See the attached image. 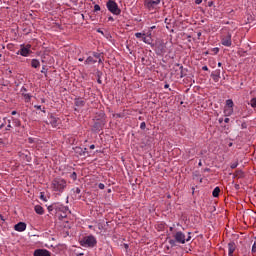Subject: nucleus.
<instances>
[{"label": "nucleus", "mask_w": 256, "mask_h": 256, "mask_svg": "<svg viewBox=\"0 0 256 256\" xmlns=\"http://www.w3.org/2000/svg\"><path fill=\"white\" fill-rule=\"evenodd\" d=\"M173 238L174 239L167 237V241L169 245H171L172 247H175L176 243L185 245V243L191 241V232L188 233V236L186 238L185 233H183L182 231H177L176 233L173 234Z\"/></svg>", "instance_id": "obj_1"}, {"label": "nucleus", "mask_w": 256, "mask_h": 256, "mask_svg": "<svg viewBox=\"0 0 256 256\" xmlns=\"http://www.w3.org/2000/svg\"><path fill=\"white\" fill-rule=\"evenodd\" d=\"M50 189L54 191V193H57V195H61L67 189V180L63 178H54L51 181Z\"/></svg>", "instance_id": "obj_2"}, {"label": "nucleus", "mask_w": 256, "mask_h": 256, "mask_svg": "<svg viewBox=\"0 0 256 256\" xmlns=\"http://www.w3.org/2000/svg\"><path fill=\"white\" fill-rule=\"evenodd\" d=\"M80 245L82 247L93 248V247H95V245H97V238H95V236H93V235L83 237L80 240Z\"/></svg>", "instance_id": "obj_3"}, {"label": "nucleus", "mask_w": 256, "mask_h": 256, "mask_svg": "<svg viewBox=\"0 0 256 256\" xmlns=\"http://www.w3.org/2000/svg\"><path fill=\"white\" fill-rule=\"evenodd\" d=\"M106 8L112 15H121V8H119V5L114 0H108Z\"/></svg>", "instance_id": "obj_4"}, {"label": "nucleus", "mask_w": 256, "mask_h": 256, "mask_svg": "<svg viewBox=\"0 0 256 256\" xmlns=\"http://www.w3.org/2000/svg\"><path fill=\"white\" fill-rule=\"evenodd\" d=\"M31 53H33V51H31V44H21L19 51L16 52V55H21V57H29Z\"/></svg>", "instance_id": "obj_5"}, {"label": "nucleus", "mask_w": 256, "mask_h": 256, "mask_svg": "<svg viewBox=\"0 0 256 256\" xmlns=\"http://www.w3.org/2000/svg\"><path fill=\"white\" fill-rule=\"evenodd\" d=\"M161 4V0H146L144 5L148 11H155L157 10V6Z\"/></svg>", "instance_id": "obj_6"}, {"label": "nucleus", "mask_w": 256, "mask_h": 256, "mask_svg": "<svg viewBox=\"0 0 256 256\" xmlns=\"http://www.w3.org/2000/svg\"><path fill=\"white\" fill-rule=\"evenodd\" d=\"M231 37V33L229 32L226 35L221 36V43L224 47H231V45H233Z\"/></svg>", "instance_id": "obj_7"}, {"label": "nucleus", "mask_w": 256, "mask_h": 256, "mask_svg": "<svg viewBox=\"0 0 256 256\" xmlns=\"http://www.w3.org/2000/svg\"><path fill=\"white\" fill-rule=\"evenodd\" d=\"M33 256H51V252L47 249H36Z\"/></svg>", "instance_id": "obj_8"}, {"label": "nucleus", "mask_w": 256, "mask_h": 256, "mask_svg": "<svg viewBox=\"0 0 256 256\" xmlns=\"http://www.w3.org/2000/svg\"><path fill=\"white\" fill-rule=\"evenodd\" d=\"M14 229L18 231V233H23L27 229V224L25 222H19L14 225Z\"/></svg>", "instance_id": "obj_9"}, {"label": "nucleus", "mask_w": 256, "mask_h": 256, "mask_svg": "<svg viewBox=\"0 0 256 256\" xmlns=\"http://www.w3.org/2000/svg\"><path fill=\"white\" fill-rule=\"evenodd\" d=\"M103 125H105V123L103 121H101V120L96 121L94 123V125L92 126V131L99 133V131H101V129H103Z\"/></svg>", "instance_id": "obj_10"}, {"label": "nucleus", "mask_w": 256, "mask_h": 256, "mask_svg": "<svg viewBox=\"0 0 256 256\" xmlns=\"http://www.w3.org/2000/svg\"><path fill=\"white\" fill-rule=\"evenodd\" d=\"M49 121L52 127H59V124L61 123V120L53 115L49 117Z\"/></svg>", "instance_id": "obj_11"}, {"label": "nucleus", "mask_w": 256, "mask_h": 256, "mask_svg": "<svg viewBox=\"0 0 256 256\" xmlns=\"http://www.w3.org/2000/svg\"><path fill=\"white\" fill-rule=\"evenodd\" d=\"M236 249H237V245L235 244V242H229L228 243V256H233Z\"/></svg>", "instance_id": "obj_12"}, {"label": "nucleus", "mask_w": 256, "mask_h": 256, "mask_svg": "<svg viewBox=\"0 0 256 256\" xmlns=\"http://www.w3.org/2000/svg\"><path fill=\"white\" fill-rule=\"evenodd\" d=\"M20 159H23L24 161H27L28 163L31 162V156L29 155V152L27 150L23 152H19Z\"/></svg>", "instance_id": "obj_13"}, {"label": "nucleus", "mask_w": 256, "mask_h": 256, "mask_svg": "<svg viewBox=\"0 0 256 256\" xmlns=\"http://www.w3.org/2000/svg\"><path fill=\"white\" fill-rule=\"evenodd\" d=\"M34 211H35V213H37V215H43L45 213V209L42 208L41 205H36L34 207Z\"/></svg>", "instance_id": "obj_14"}, {"label": "nucleus", "mask_w": 256, "mask_h": 256, "mask_svg": "<svg viewBox=\"0 0 256 256\" xmlns=\"http://www.w3.org/2000/svg\"><path fill=\"white\" fill-rule=\"evenodd\" d=\"M7 122H8V125L6 127V131H10L11 130V120H7L5 118H4V122H2L0 124V129H3L5 127V123H7Z\"/></svg>", "instance_id": "obj_15"}, {"label": "nucleus", "mask_w": 256, "mask_h": 256, "mask_svg": "<svg viewBox=\"0 0 256 256\" xmlns=\"http://www.w3.org/2000/svg\"><path fill=\"white\" fill-rule=\"evenodd\" d=\"M75 105L76 107H85V100L83 98H76Z\"/></svg>", "instance_id": "obj_16"}, {"label": "nucleus", "mask_w": 256, "mask_h": 256, "mask_svg": "<svg viewBox=\"0 0 256 256\" xmlns=\"http://www.w3.org/2000/svg\"><path fill=\"white\" fill-rule=\"evenodd\" d=\"M84 63L85 65H94V63H97V60L93 56H89Z\"/></svg>", "instance_id": "obj_17"}, {"label": "nucleus", "mask_w": 256, "mask_h": 256, "mask_svg": "<svg viewBox=\"0 0 256 256\" xmlns=\"http://www.w3.org/2000/svg\"><path fill=\"white\" fill-rule=\"evenodd\" d=\"M224 115L225 117H231L233 115V108L224 107Z\"/></svg>", "instance_id": "obj_18"}, {"label": "nucleus", "mask_w": 256, "mask_h": 256, "mask_svg": "<svg viewBox=\"0 0 256 256\" xmlns=\"http://www.w3.org/2000/svg\"><path fill=\"white\" fill-rule=\"evenodd\" d=\"M31 67H33V69H38V67H41V62L37 59H32Z\"/></svg>", "instance_id": "obj_19"}, {"label": "nucleus", "mask_w": 256, "mask_h": 256, "mask_svg": "<svg viewBox=\"0 0 256 256\" xmlns=\"http://www.w3.org/2000/svg\"><path fill=\"white\" fill-rule=\"evenodd\" d=\"M22 96L24 97L25 103H31V98L33 97V96H31V94H29V93H22Z\"/></svg>", "instance_id": "obj_20"}, {"label": "nucleus", "mask_w": 256, "mask_h": 256, "mask_svg": "<svg viewBox=\"0 0 256 256\" xmlns=\"http://www.w3.org/2000/svg\"><path fill=\"white\" fill-rule=\"evenodd\" d=\"M219 193H221V188L216 187V188H214L212 195H213V197H219Z\"/></svg>", "instance_id": "obj_21"}, {"label": "nucleus", "mask_w": 256, "mask_h": 256, "mask_svg": "<svg viewBox=\"0 0 256 256\" xmlns=\"http://www.w3.org/2000/svg\"><path fill=\"white\" fill-rule=\"evenodd\" d=\"M234 103H233V100L232 99H228L226 100V107L230 108V109H233L234 107Z\"/></svg>", "instance_id": "obj_22"}, {"label": "nucleus", "mask_w": 256, "mask_h": 256, "mask_svg": "<svg viewBox=\"0 0 256 256\" xmlns=\"http://www.w3.org/2000/svg\"><path fill=\"white\" fill-rule=\"evenodd\" d=\"M143 43H146V45H151L152 40L150 38H147L145 35L142 37Z\"/></svg>", "instance_id": "obj_23"}, {"label": "nucleus", "mask_w": 256, "mask_h": 256, "mask_svg": "<svg viewBox=\"0 0 256 256\" xmlns=\"http://www.w3.org/2000/svg\"><path fill=\"white\" fill-rule=\"evenodd\" d=\"M175 67H177L180 71V78L183 79V65L181 64H175Z\"/></svg>", "instance_id": "obj_24"}, {"label": "nucleus", "mask_w": 256, "mask_h": 256, "mask_svg": "<svg viewBox=\"0 0 256 256\" xmlns=\"http://www.w3.org/2000/svg\"><path fill=\"white\" fill-rule=\"evenodd\" d=\"M249 105H250L253 109H256V98H252V99L250 100Z\"/></svg>", "instance_id": "obj_25"}, {"label": "nucleus", "mask_w": 256, "mask_h": 256, "mask_svg": "<svg viewBox=\"0 0 256 256\" xmlns=\"http://www.w3.org/2000/svg\"><path fill=\"white\" fill-rule=\"evenodd\" d=\"M219 53V48L215 47L210 50V55H217Z\"/></svg>", "instance_id": "obj_26"}, {"label": "nucleus", "mask_w": 256, "mask_h": 256, "mask_svg": "<svg viewBox=\"0 0 256 256\" xmlns=\"http://www.w3.org/2000/svg\"><path fill=\"white\" fill-rule=\"evenodd\" d=\"M135 37L137 39H143V37H145V33H141V32L135 33Z\"/></svg>", "instance_id": "obj_27"}, {"label": "nucleus", "mask_w": 256, "mask_h": 256, "mask_svg": "<svg viewBox=\"0 0 256 256\" xmlns=\"http://www.w3.org/2000/svg\"><path fill=\"white\" fill-rule=\"evenodd\" d=\"M70 179H72L73 181H77V173H76V172H73V173L70 175Z\"/></svg>", "instance_id": "obj_28"}, {"label": "nucleus", "mask_w": 256, "mask_h": 256, "mask_svg": "<svg viewBox=\"0 0 256 256\" xmlns=\"http://www.w3.org/2000/svg\"><path fill=\"white\" fill-rule=\"evenodd\" d=\"M95 227H96V229H97L98 231H101V229H103V224H101V223H96Z\"/></svg>", "instance_id": "obj_29"}, {"label": "nucleus", "mask_w": 256, "mask_h": 256, "mask_svg": "<svg viewBox=\"0 0 256 256\" xmlns=\"http://www.w3.org/2000/svg\"><path fill=\"white\" fill-rule=\"evenodd\" d=\"M157 229H158V231H163V229H165V224H163V223L158 224Z\"/></svg>", "instance_id": "obj_30"}, {"label": "nucleus", "mask_w": 256, "mask_h": 256, "mask_svg": "<svg viewBox=\"0 0 256 256\" xmlns=\"http://www.w3.org/2000/svg\"><path fill=\"white\" fill-rule=\"evenodd\" d=\"M92 55L95 57V59H99L101 57V53L98 52H93Z\"/></svg>", "instance_id": "obj_31"}, {"label": "nucleus", "mask_w": 256, "mask_h": 256, "mask_svg": "<svg viewBox=\"0 0 256 256\" xmlns=\"http://www.w3.org/2000/svg\"><path fill=\"white\" fill-rule=\"evenodd\" d=\"M97 11H101V6H99L98 4L94 5V12L97 13Z\"/></svg>", "instance_id": "obj_32"}, {"label": "nucleus", "mask_w": 256, "mask_h": 256, "mask_svg": "<svg viewBox=\"0 0 256 256\" xmlns=\"http://www.w3.org/2000/svg\"><path fill=\"white\" fill-rule=\"evenodd\" d=\"M239 163L238 162H234L230 165L231 169H237Z\"/></svg>", "instance_id": "obj_33"}, {"label": "nucleus", "mask_w": 256, "mask_h": 256, "mask_svg": "<svg viewBox=\"0 0 256 256\" xmlns=\"http://www.w3.org/2000/svg\"><path fill=\"white\" fill-rule=\"evenodd\" d=\"M74 193H76V195H80L81 194V188H79V187L75 188Z\"/></svg>", "instance_id": "obj_34"}, {"label": "nucleus", "mask_w": 256, "mask_h": 256, "mask_svg": "<svg viewBox=\"0 0 256 256\" xmlns=\"http://www.w3.org/2000/svg\"><path fill=\"white\" fill-rule=\"evenodd\" d=\"M252 253H254V255H256V241L254 242V244L252 246Z\"/></svg>", "instance_id": "obj_35"}, {"label": "nucleus", "mask_w": 256, "mask_h": 256, "mask_svg": "<svg viewBox=\"0 0 256 256\" xmlns=\"http://www.w3.org/2000/svg\"><path fill=\"white\" fill-rule=\"evenodd\" d=\"M88 228L93 229L96 233H99V230L96 229L95 225H89Z\"/></svg>", "instance_id": "obj_36"}, {"label": "nucleus", "mask_w": 256, "mask_h": 256, "mask_svg": "<svg viewBox=\"0 0 256 256\" xmlns=\"http://www.w3.org/2000/svg\"><path fill=\"white\" fill-rule=\"evenodd\" d=\"M147 127V124L145 122H142L140 124V129H145Z\"/></svg>", "instance_id": "obj_37"}, {"label": "nucleus", "mask_w": 256, "mask_h": 256, "mask_svg": "<svg viewBox=\"0 0 256 256\" xmlns=\"http://www.w3.org/2000/svg\"><path fill=\"white\" fill-rule=\"evenodd\" d=\"M98 187H99V189H105V184L99 183V184H98Z\"/></svg>", "instance_id": "obj_38"}, {"label": "nucleus", "mask_w": 256, "mask_h": 256, "mask_svg": "<svg viewBox=\"0 0 256 256\" xmlns=\"http://www.w3.org/2000/svg\"><path fill=\"white\" fill-rule=\"evenodd\" d=\"M14 123H15V125H16L17 127H19V125H21V122H19V120H17V119H14Z\"/></svg>", "instance_id": "obj_39"}, {"label": "nucleus", "mask_w": 256, "mask_h": 256, "mask_svg": "<svg viewBox=\"0 0 256 256\" xmlns=\"http://www.w3.org/2000/svg\"><path fill=\"white\" fill-rule=\"evenodd\" d=\"M196 5H201L203 3V0H195Z\"/></svg>", "instance_id": "obj_40"}, {"label": "nucleus", "mask_w": 256, "mask_h": 256, "mask_svg": "<svg viewBox=\"0 0 256 256\" xmlns=\"http://www.w3.org/2000/svg\"><path fill=\"white\" fill-rule=\"evenodd\" d=\"M108 21L113 22V21H115V18H113V16H109V17H108Z\"/></svg>", "instance_id": "obj_41"}, {"label": "nucleus", "mask_w": 256, "mask_h": 256, "mask_svg": "<svg viewBox=\"0 0 256 256\" xmlns=\"http://www.w3.org/2000/svg\"><path fill=\"white\" fill-rule=\"evenodd\" d=\"M202 71H209V67L203 66V67H202Z\"/></svg>", "instance_id": "obj_42"}, {"label": "nucleus", "mask_w": 256, "mask_h": 256, "mask_svg": "<svg viewBox=\"0 0 256 256\" xmlns=\"http://www.w3.org/2000/svg\"><path fill=\"white\" fill-rule=\"evenodd\" d=\"M151 35H152L151 31H148V32H147V37H148L149 39H151Z\"/></svg>", "instance_id": "obj_43"}, {"label": "nucleus", "mask_w": 256, "mask_h": 256, "mask_svg": "<svg viewBox=\"0 0 256 256\" xmlns=\"http://www.w3.org/2000/svg\"><path fill=\"white\" fill-rule=\"evenodd\" d=\"M35 109L41 110V105H35Z\"/></svg>", "instance_id": "obj_44"}, {"label": "nucleus", "mask_w": 256, "mask_h": 256, "mask_svg": "<svg viewBox=\"0 0 256 256\" xmlns=\"http://www.w3.org/2000/svg\"><path fill=\"white\" fill-rule=\"evenodd\" d=\"M114 117L121 118V117H122V115H121V114H114Z\"/></svg>", "instance_id": "obj_45"}, {"label": "nucleus", "mask_w": 256, "mask_h": 256, "mask_svg": "<svg viewBox=\"0 0 256 256\" xmlns=\"http://www.w3.org/2000/svg\"><path fill=\"white\" fill-rule=\"evenodd\" d=\"M230 119L229 118H225L224 119V123H229Z\"/></svg>", "instance_id": "obj_46"}, {"label": "nucleus", "mask_w": 256, "mask_h": 256, "mask_svg": "<svg viewBox=\"0 0 256 256\" xmlns=\"http://www.w3.org/2000/svg\"><path fill=\"white\" fill-rule=\"evenodd\" d=\"M198 165H199V167H202L203 166V162H201V160H200Z\"/></svg>", "instance_id": "obj_47"}, {"label": "nucleus", "mask_w": 256, "mask_h": 256, "mask_svg": "<svg viewBox=\"0 0 256 256\" xmlns=\"http://www.w3.org/2000/svg\"><path fill=\"white\" fill-rule=\"evenodd\" d=\"M98 63H103V60L100 58H98Z\"/></svg>", "instance_id": "obj_48"}, {"label": "nucleus", "mask_w": 256, "mask_h": 256, "mask_svg": "<svg viewBox=\"0 0 256 256\" xmlns=\"http://www.w3.org/2000/svg\"><path fill=\"white\" fill-rule=\"evenodd\" d=\"M11 115H17V111H12Z\"/></svg>", "instance_id": "obj_49"}, {"label": "nucleus", "mask_w": 256, "mask_h": 256, "mask_svg": "<svg viewBox=\"0 0 256 256\" xmlns=\"http://www.w3.org/2000/svg\"><path fill=\"white\" fill-rule=\"evenodd\" d=\"M125 249H129V244H124Z\"/></svg>", "instance_id": "obj_50"}, {"label": "nucleus", "mask_w": 256, "mask_h": 256, "mask_svg": "<svg viewBox=\"0 0 256 256\" xmlns=\"http://www.w3.org/2000/svg\"><path fill=\"white\" fill-rule=\"evenodd\" d=\"M164 88H165V89H169V84H165V85H164Z\"/></svg>", "instance_id": "obj_51"}, {"label": "nucleus", "mask_w": 256, "mask_h": 256, "mask_svg": "<svg viewBox=\"0 0 256 256\" xmlns=\"http://www.w3.org/2000/svg\"><path fill=\"white\" fill-rule=\"evenodd\" d=\"M90 149H95V145L94 144L90 145Z\"/></svg>", "instance_id": "obj_52"}, {"label": "nucleus", "mask_w": 256, "mask_h": 256, "mask_svg": "<svg viewBox=\"0 0 256 256\" xmlns=\"http://www.w3.org/2000/svg\"><path fill=\"white\" fill-rule=\"evenodd\" d=\"M228 146H229V147H233V142H230V143L228 144Z\"/></svg>", "instance_id": "obj_53"}, {"label": "nucleus", "mask_w": 256, "mask_h": 256, "mask_svg": "<svg viewBox=\"0 0 256 256\" xmlns=\"http://www.w3.org/2000/svg\"><path fill=\"white\" fill-rule=\"evenodd\" d=\"M29 143H33V138H29Z\"/></svg>", "instance_id": "obj_54"}, {"label": "nucleus", "mask_w": 256, "mask_h": 256, "mask_svg": "<svg viewBox=\"0 0 256 256\" xmlns=\"http://www.w3.org/2000/svg\"><path fill=\"white\" fill-rule=\"evenodd\" d=\"M219 123H223V118H219Z\"/></svg>", "instance_id": "obj_55"}, {"label": "nucleus", "mask_w": 256, "mask_h": 256, "mask_svg": "<svg viewBox=\"0 0 256 256\" xmlns=\"http://www.w3.org/2000/svg\"><path fill=\"white\" fill-rule=\"evenodd\" d=\"M204 171L209 172V171H211V169H209V168H205V169H204Z\"/></svg>", "instance_id": "obj_56"}, {"label": "nucleus", "mask_w": 256, "mask_h": 256, "mask_svg": "<svg viewBox=\"0 0 256 256\" xmlns=\"http://www.w3.org/2000/svg\"><path fill=\"white\" fill-rule=\"evenodd\" d=\"M78 61L83 62V61H84V59H83V58H79V59H78Z\"/></svg>", "instance_id": "obj_57"}, {"label": "nucleus", "mask_w": 256, "mask_h": 256, "mask_svg": "<svg viewBox=\"0 0 256 256\" xmlns=\"http://www.w3.org/2000/svg\"><path fill=\"white\" fill-rule=\"evenodd\" d=\"M84 254L83 253H79V254H77L76 256H83Z\"/></svg>", "instance_id": "obj_58"}, {"label": "nucleus", "mask_w": 256, "mask_h": 256, "mask_svg": "<svg viewBox=\"0 0 256 256\" xmlns=\"http://www.w3.org/2000/svg\"><path fill=\"white\" fill-rule=\"evenodd\" d=\"M0 218H1L2 221H5V219H3V215H0Z\"/></svg>", "instance_id": "obj_59"}, {"label": "nucleus", "mask_w": 256, "mask_h": 256, "mask_svg": "<svg viewBox=\"0 0 256 256\" xmlns=\"http://www.w3.org/2000/svg\"><path fill=\"white\" fill-rule=\"evenodd\" d=\"M23 91H27V89H26V88H22V89H21V92H23Z\"/></svg>", "instance_id": "obj_60"}, {"label": "nucleus", "mask_w": 256, "mask_h": 256, "mask_svg": "<svg viewBox=\"0 0 256 256\" xmlns=\"http://www.w3.org/2000/svg\"><path fill=\"white\" fill-rule=\"evenodd\" d=\"M221 66H222V63H221V62H219V63H218V67H221Z\"/></svg>", "instance_id": "obj_61"}, {"label": "nucleus", "mask_w": 256, "mask_h": 256, "mask_svg": "<svg viewBox=\"0 0 256 256\" xmlns=\"http://www.w3.org/2000/svg\"><path fill=\"white\" fill-rule=\"evenodd\" d=\"M173 229H174L173 227H170V228H169L170 231H173Z\"/></svg>", "instance_id": "obj_62"}, {"label": "nucleus", "mask_w": 256, "mask_h": 256, "mask_svg": "<svg viewBox=\"0 0 256 256\" xmlns=\"http://www.w3.org/2000/svg\"><path fill=\"white\" fill-rule=\"evenodd\" d=\"M151 29H155V26H152Z\"/></svg>", "instance_id": "obj_63"}, {"label": "nucleus", "mask_w": 256, "mask_h": 256, "mask_svg": "<svg viewBox=\"0 0 256 256\" xmlns=\"http://www.w3.org/2000/svg\"><path fill=\"white\" fill-rule=\"evenodd\" d=\"M98 83H101V80H98Z\"/></svg>", "instance_id": "obj_64"}]
</instances>
